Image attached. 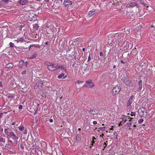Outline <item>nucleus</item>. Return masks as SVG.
<instances>
[{
    "mask_svg": "<svg viewBox=\"0 0 155 155\" xmlns=\"http://www.w3.org/2000/svg\"><path fill=\"white\" fill-rule=\"evenodd\" d=\"M45 64L47 66L48 69L51 71H56L60 68L59 67H58V65H56L55 64L48 61H45Z\"/></svg>",
    "mask_w": 155,
    "mask_h": 155,
    "instance_id": "obj_1",
    "label": "nucleus"
},
{
    "mask_svg": "<svg viewBox=\"0 0 155 155\" xmlns=\"http://www.w3.org/2000/svg\"><path fill=\"white\" fill-rule=\"evenodd\" d=\"M138 112L140 116L143 117H147L150 115L149 114H147L146 108L144 107L140 108L138 110Z\"/></svg>",
    "mask_w": 155,
    "mask_h": 155,
    "instance_id": "obj_2",
    "label": "nucleus"
},
{
    "mask_svg": "<svg viewBox=\"0 0 155 155\" xmlns=\"http://www.w3.org/2000/svg\"><path fill=\"white\" fill-rule=\"evenodd\" d=\"M114 37L115 38H116V39L117 38L118 39H119V41H120V43H121V44L122 43V42H121V41L125 39V38H124V35L121 33L116 34Z\"/></svg>",
    "mask_w": 155,
    "mask_h": 155,
    "instance_id": "obj_3",
    "label": "nucleus"
},
{
    "mask_svg": "<svg viewBox=\"0 0 155 155\" xmlns=\"http://www.w3.org/2000/svg\"><path fill=\"white\" fill-rule=\"evenodd\" d=\"M86 84L83 86L85 87L91 88L94 86V84L91 80H88L86 81Z\"/></svg>",
    "mask_w": 155,
    "mask_h": 155,
    "instance_id": "obj_4",
    "label": "nucleus"
},
{
    "mask_svg": "<svg viewBox=\"0 0 155 155\" xmlns=\"http://www.w3.org/2000/svg\"><path fill=\"white\" fill-rule=\"evenodd\" d=\"M120 90L121 88L119 87L116 86L112 90V94L114 95H117Z\"/></svg>",
    "mask_w": 155,
    "mask_h": 155,
    "instance_id": "obj_5",
    "label": "nucleus"
},
{
    "mask_svg": "<svg viewBox=\"0 0 155 155\" xmlns=\"http://www.w3.org/2000/svg\"><path fill=\"white\" fill-rule=\"evenodd\" d=\"M37 19L36 15L33 13L29 14L28 17V19L30 21H35Z\"/></svg>",
    "mask_w": 155,
    "mask_h": 155,
    "instance_id": "obj_6",
    "label": "nucleus"
},
{
    "mask_svg": "<svg viewBox=\"0 0 155 155\" xmlns=\"http://www.w3.org/2000/svg\"><path fill=\"white\" fill-rule=\"evenodd\" d=\"M131 41H130L129 42L128 41H125L123 43V45H124V48H131L132 46V44L130 43Z\"/></svg>",
    "mask_w": 155,
    "mask_h": 155,
    "instance_id": "obj_7",
    "label": "nucleus"
},
{
    "mask_svg": "<svg viewBox=\"0 0 155 155\" xmlns=\"http://www.w3.org/2000/svg\"><path fill=\"white\" fill-rule=\"evenodd\" d=\"M7 136H11L13 137L14 140H16L18 139V137L16 136L14 133L13 132L10 131L7 134Z\"/></svg>",
    "mask_w": 155,
    "mask_h": 155,
    "instance_id": "obj_8",
    "label": "nucleus"
},
{
    "mask_svg": "<svg viewBox=\"0 0 155 155\" xmlns=\"http://www.w3.org/2000/svg\"><path fill=\"white\" fill-rule=\"evenodd\" d=\"M8 138V140L12 144H13V145L14 146H15L16 145V144L17 143V141H15V140H14V141H12V140L13 139V137H12L10 136H7Z\"/></svg>",
    "mask_w": 155,
    "mask_h": 155,
    "instance_id": "obj_9",
    "label": "nucleus"
},
{
    "mask_svg": "<svg viewBox=\"0 0 155 155\" xmlns=\"http://www.w3.org/2000/svg\"><path fill=\"white\" fill-rule=\"evenodd\" d=\"M138 87L137 89V91H140L142 90L143 91L144 89H143L142 87V81L141 80H140L138 83Z\"/></svg>",
    "mask_w": 155,
    "mask_h": 155,
    "instance_id": "obj_10",
    "label": "nucleus"
},
{
    "mask_svg": "<svg viewBox=\"0 0 155 155\" xmlns=\"http://www.w3.org/2000/svg\"><path fill=\"white\" fill-rule=\"evenodd\" d=\"M134 96L133 95L131 96L127 102V107H129L131 105V104L134 101Z\"/></svg>",
    "mask_w": 155,
    "mask_h": 155,
    "instance_id": "obj_11",
    "label": "nucleus"
},
{
    "mask_svg": "<svg viewBox=\"0 0 155 155\" xmlns=\"http://www.w3.org/2000/svg\"><path fill=\"white\" fill-rule=\"evenodd\" d=\"M64 5L65 6H67L69 5H71L72 2L69 0H65L64 1Z\"/></svg>",
    "mask_w": 155,
    "mask_h": 155,
    "instance_id": "obj_12",
    "label": "nucleus"
},
{
    "mask_svg": "<svg viewBox=\"0 0 155 155\" xmlns=\"http://www.w3.org/2000/svg\"><path fill=\"white\" fill-rule=\"evenodd\" d=\"M129 80H128L127 78L125 77H122L121 79V81L123 83H124L126 85L128 84Z\"/></svg>",
    "mask_w": 155,
    "mask_h": 155,
    "instance_id": "obj_13",
    "label": "nucleus"
},
{
    "mask_svg": "<svg viewBox=\"0 0 155 155\" xmlns=\"http://www.w3.org/2000/svg\"><path fill=\"white\" fill-rule=\"evenodd\" d=\"M100 63L95 62L94 64H92V68L93 69H97L100 67Z\"/></svg>",
    "mask_w": 155,
    "mask_h": 155,
    "instance_id": "obj_14",
    "label": "nucleus"
},
{
    "mask_svg": "<svg viewBox=\"0 0 155 155\" xmlns=\"http://www.w3.org/2000/svg\"><path fill=\"white\" fill-rule=\"evenodd\" d=\"M88 110L89 111V112H90L91 114L93 115L97 114L99 113L98 111H97V110H95L92 109H91L89 110Z\"/></svg>",
    "mask_w": 155,
    "mask_h": 155,
    "instance_id": "obj_15",
    "label": "nucleus"
},
{
    "mask_svg": "<svg viewBox=\"0 0 155 155\" xmlns=\"http://www.w3.org/2000/svg\"><path fill=\"white\" fill-rule=\"evenodd\" d=\"M95 14V11H92V10H91L88 13H87V14L89 16V17H91L93 16Z\"/></svg>",
    "mask_w": 155,
    "mask_h": 155,
    "instance_id": "obj_16",
    "label": "nucleus"
},
{
    "mask_svg": "<svg viewBox=\"0 0 155 155\" xmlns=\"http://www.w3.org/2000/svg\"><path fill=\"white\" fill-rule=\"evenodd\" d=\"M41 146L42 147V149L43 150L45 149L47 147L46 143L44 141H42L41 142Z\"/></svg>",
    "mask_w": 155,
    "mask_h": 155,
    "instance_id": "obj_17",
    "label": "nucleus"
},
{
    "mask_svg": "<svg viewBox=\"0 0 155 155\" xmlns=\"http://www.w3.org/2000/svg\"><path fill=\"white\" fill-rule=\"evenodd\" d=\"M13 67V65L12 63H9L7 64L5 66V67L6 68H12Z\"/></svg>",
    "mask_w": 155,
    "mask_h": 155,
    "instance_id": "obj_18",
    "label": "nucleus"
},
{
    "mask_svg": "<svg viewBox=\"0 0 155 155\" xmlns=\"http://www.w3.org/2000/svg\"><path fill=\"white\" fill-rule=\"evenodd\" d=\"M19 3L22 5H25L26 3L28 2L27 0H20L18 1Z\"/></svg>",
    "mask_w": 155,
    "mask_h": 155,
    "instance_id": "obj_19",
    "label": "nucleus"
},
{
    "mask_svg": "<svg viewBox=\"0 0 155 155\" xmlns=\"http://www.w3.org/2000/svg\"><path fill=\"white\" fill-rule=\"evenodd\" d=\"M137 3L135 2H132L130 3L129 4L128 7H134L135 6H137Z\"/></svg>",
    "mask_w": 155,
    "mask_h": 155,
    "instance_id": "obj_20",
    "label": "nucleus"
},
{
    "mask_svg": "<svg viewBox=\"0 0 155 155\" xmlns=\"http://www.w3.org/2000/svg\"><path fill=\"white\" fill-rule=\"evenodd\" d=\"M24 62L23 61H21L19 64V67L21 68L22 66L24 65Z\"/></svg>",
    "mask_w": 155,
    "mask_h": 155,
    "instance_id": "obj_21",
    "label": "nucleus"
},
{
    "mask_svg": "<svg viewBox=\"0 0 155 155\" xmlns=\"http://www.w3.org/2000/svg\"><path fill=\"white\" fill-rule=\"evenodd\" d=\"M128 84L127 85V86H128L129 87H133L134 86L133 84L132 81L130 80H129V82H128Z\"/></svg>",
    "mask_w": 155,
    "mask_h": 155,
    "instance_id": "obj_22",
    "label": "nucleus"
},
{
    "mask_svg": "<svg viewBox=\"0 0 155 155\" xmlns=\"http://www.w3.org/2000/svg\"><path fill=\"white\" fill-rule=\"evenodd\" d=\"M33 28L36 30H37L39 28L38 25L37 24H35L33 26Z\"/></svg>",
    "mask_w": 155,
    "mask_h": 155,
    "instance_id": "obj_23",
    "label": "nucleus"
},
{
    "mask_svg": "<svg viewBox=\"0 0 155 155\" xmlns=\"http://www.w3.org/2000/svg\"><path fill=\"white\" fill-rule=\"evenodd\" d=\"M37 55V54L36 53H34L33 55H32L31 57L30 58V59H33V58H35Z\"/></svg>",
    "mask_w": 155,
    "mask_h": 155,
    "instance_id": "obj_24",
    "label": "nucleus"
},
{
    "mask_svg": "<svg viewBox=\"0 0 155 155\" xmlns=\"http://www.w3.org/2000/svg\"><path fill=\"white\" fill-rule=\"evenodd\" d=\"M87 68V65L86 64H85L83 65V67H82V69L84 71H86Z\"/></svg>",
    "mask_w": 155,
    "mask_h": 155,
    "instance_id": "obj_25",
    "label": "nucleus"
},
{
    "mask_svg": "<svg viewBox=\"0 0 155 155\" xmlns=\"http://www.w3.org/2000/svg\"><path fill=\"white\" fill-rule=\"evenodd\" d=\"M18 129L20 131H22L24 130V127L23 126L21 125L18 127Z\"/></svg>",
    "mask_w": 155,
    "mask_h": 155,
    "instance_id": "obj_26",
    "label": "nucleus"
},
{
    "mask_svg": "<svg viewBox=\"0 0 155 155\" xmlns=\"http://www.w3.org/2000/svg\"><path fill=\"white\" fill-rule=\"evenodd\" d=\"M83 82V81H77L75 82V83L76 84H82Z\"/></svg>",
    "mask_w": 155,
    "mask_h": 155,
    "instance_id": "obj_27",
    "label": "nucleus"
},
{
    "mask_svg": "<svg viewBox=\"0 0 155 155\" xmlns=\"http://www.w3.org/2000/svg\"><path fill=\"white\" fill-rule=\"evenodd\" d=\"M76 63L75 62V63L73 64V65H72V66H74L75 68H78V64H76Z\"/></svg>",
    "mask_w": 155,
    "mask_h": 155,
    "instance_id": "obj_28",
    "label": "nucleus"
},
{
    "mask_svg": "<svg viewBox=\"0 0 155 155\" xmlns=\"http://www.w3.org/2000/svg\"><path fill=\"white\" fill-rule=\"evenodd\" d=\"M64 76V74L63 73H62L61 74H60L58 75V78H61L62 77H63Z\"/></svg>",
    "mask_w": 155,
    "mask_h": 155,
    "instance_id": "obj_29",
    "label": "nucleus"
},
{
    "mask_svg": "<svg viewBox=\"0 0 155 155\" xmlns=\"http://www.w3.org/2000/svg\"><path fill=\"white\" fill-rule=\"evenodd\" d=\"M9 129H4V131H5V133L7 135V134L9 133V132L10 131H8V130Z\"/></svg>",
    "mask_w": 155,
    "mask_h": 155,
    "instance_id": "obj_30",
    "label": "nucleus"
},
{
    "mask_svg": "<svg viewBox=\"0 0 155 155\" xmlns=\"http://www.w3.org/2000/svg\"><path fill=\"white\" fill-rule=\"evenodd\" d=\"M5 147H6V148H8L9 149H11V147H9V145L8 144H6L5 146Z\"/></svg>",
    "mask_w": 155,
    "mask_h": 155,
    "instance_id": "obj_31",
    "label": "nucleus"
},
{
    "mask_svg": "<svg viewBox=\"0 0 155 155\" xmlns=\"http://www.w3.org/2000/svg\"><path fill=\"white\" fill-rule=\"evenodd\" d=\"M131 116H135L136 115V113L135 112H131V113L130 114Z\"/></svg>",
    "mask_w": 155,
    "mask_h": 155,
    "instance_id": "obj_32",
    "label": "nucleus"
},
{
    "mask_svg": "<svg viewBox=\"0 0 155 155\" xmlns=\"http://www.w3.org/2000/svg\"><path fill=\"white\" fill-rule=\"evenodd\" d=\"M143 121V119H140L138 121V123L139 124H140Z\"/></svg>",
    "mask_w": 155,
    "mask_h": 155,
    "instance_id": "obj_33",
    "label": "nucleus"
},
{
    "mask_svg": "<svg viewBox=\"0 0 155 155\" xmlns=\"http://www.w3.org/2000/svg\"><path fill=\"white\" fill-rule=\"evenodd\" d=\"M39 119V118L37 116H36L35 117V122L37 123Z\"/></svg>",
    "mask_w": 155,
    "mask_h": 155,
    "instance_id": "obj_34",
    "label": "nucleus"
},
{
    "mask_svg": "<svg viewBox=\"0 0 155 155\" xmlns=\"http://www.w3.org/2000/svg\"><path fill=\"white\" fill-rule=\"evenodd\" d=\"M105 127H99V129L101 130L104 131L105 130Z\"/></svg>",
    "mask_w": 155,
    "mask_h": 155,
    "instance_id": "obj_35",
    "label": "nucleus"
},
{
    "mask_svg": "<svg viewBox=\"0 0 155 155\" xmlns=\"http://www.w3.org/2000/svg\"><path fill=\"white\" fill-rule=\"evenodd\" d=\"M9 44L10 47H13L14 46V44L12 42H10Z\"/></svg>",
    "mask_w": 155,
    "mask_h": 155,
    "instance_id": "obj_36",
    "label": "nucleus"
},
{
    "mask_svg": "<svg viewBox=\"0 0 155 155\" xmlns=\"http://www.w3.org/2000/svg\"><path fill=\"white\" fill-rule=\"evenodd\" d=\"M124 123V121H120V123L119 124V126H120L121 125H122V124H123Z\"/></svg>",
    "mask_w": 155,
    "mask_h": 155,
    "instance_id": "obj_37",
    "label": "nucleus"
},
{
    "mask_svg": "<svg viewBox=\"0 0 155 155\" xmlns=\"http://www.w3.org/2000/svg\"><path fill=\"white\" fill-rule=\"evenodd\" d=\"M58 67H60L59 68H61V70H65V68L63 66H58Z\"/></svg>",
    "mask_w": 155,
    "mask_h": 155,
    "instance_id": "obj_38",
    "label": "nucleus"
},
{
    "mask_svg": "<svg viewBox=\"0 0 155 155\" xmlns=\"http://www.w3.org/2000/svg\"><path fill=\"white\" fill-rule=\"evenodd\" d=\"M132 124L131 123H127V126L128 127H130L131 125Z\"/></svg>",
    "mask_w": 155,
    "mask_h": 155,
    "instance_id": "obj_39",
    "label": "nucleus"
},
{
    "mask_svg": "<svg viewBox=\"0 0 155 155\" xmlns=\"http://www.w3.org/2000/svg\"><path fill=\"white\" fill-rule=\"evenodd\" d=\"M2 1L5 2V3H8L9 2V0H2Z\"/></svg>",
    "mask_w": 155,
    "mask_h": 155,
    "instance_id": "obj_40",
    "label": "nucleus"
},
{
    "mask_svg": "<svg viewBox=\"0 0 155 155\" xmlns=\"http://www.w3.org/2000/svg\"><path fill=\"white\" fill-rule=\"evenodd\" d=\"M3 140H4V139L2 137H0V141L4 142H5V141H3Z\"/></svg>",
    "mask_w": 155,
    "mask_h": 155,
    "instance_id": "obj_41",
    "label": "nucleus"
},
{
    "mask_svg": "<svg viewBox=\"0 0 155 155\" xmlns=\"http://www.w3.org/2000/svg\"><path fill=\"white\" fill-rule=\"evenodd\" d=\"M114 135L116 136L115 138L117 139V134L116 132H114Z\"/></svg>",
    "mask_w": 155,
    "mask_h": 155,
    "instance_id": "obj_42",
    "label": "nucleus"
},
{
    "mask_svg": "<svg viewBox=\"0 0 155 155\" xmlns=\"http://www.w3.org/2000/svg\"><path fill=\"white\" fill-rule=\"evenodd\" d=\"M140 3L141 4H143L144 3L143 1V0H139Z\"/></svg>",
    "mask_w": 155,
    "mask_h": 155,
    "instance_id": "obj_43",
    "label": "nucleus"
},
{
    "mask_svg": "<svg viewBox=\"0 0 155 155\" xmlns=\"http://www.w3.org/2000/svg\"><path fill=\"white\" fill-rule=\"evenodd\" d=\"M23 40V39L22 38H20L19 39H18V42L19 41H22Z\"/></svg>",
    "mask_w": 155,
    "mask_h": 155,
    "instance_id": "obj_44",
    "label": "nucleus"
},
{
    "mask_svg": "<svg viewBox=\"0 0 155 155\" xmlns=\"http://www.w3.org/2000/svg\"><path fill=\"white\" fill-rule=\"evenodd\" d=\"M100 55L101 56H103L104 54H103V53L102 51H101L100 52Z\"/></svg>",
    "mask_w": 155,
    "mask_h": 155,
    "instance_id": "obj_45",
    "label": "nucleus"
},
{
    "mask_svg": "<svg viewBox=\"0 0 155 155\" xmlns=\"http://www.w3.org/2000/svg\"><path fill=\"white\" fill-rule=\"evenodd\" d=\"M26 71H23L22 72V73H21V74L22 75H23V74H26Z\"/></svg>",
    "mask_w": 155,
    "mask_h": 155,
    "instance_id": "obj_46",
    "label": "nucleus"
},
{
    "mask_svg": "<svg viewBox=\"0 0 155 155\" xmlns=\"http://www.w3.org/2000/svg\"><path fill=\"white\" fill-rule=\"evenodd\" d=\"M93 58V57H92L91 58L90 56H89L88 59V61H90L91 60V59H92Z\"/></svg>",
    "mask_w": 155,
    "mask_h": 155,
    "instance_id": "obj_47",
    "label": "nucleus"
},
{
    "mask_svg": "<svg viewBox=\"0 0 155 155\" xmlns=\"http://www.w3.org/2000/svg\"><path fill=\"white\" fill-rule=\"evenodd\" d=\"M24 65L26 67H27V65L28 64V62L27 61L25 62H24Z\"/></svg>",
    "mask_w": 155,
    "mask_h": 155,
    "instance_id": "obj_48",
    "label": "nucleus"
},
{
    "mask_svg": "<svg viewBox=\"0 0 155 155\" xmlns=\"http://www.w3.org/2000/svg\"><path fill=\"white\" fill-rule=\"evenodd\" d=\"M138 30L141 28L142 27V25H140L138 26Z\"/></svg>",
    "mask_w": 155,
    "mask_h": 155,
    "instance_id": "obj_49",
    "label": "nucleus"
},
{
    "mask_svg": "<svg viewBox=\"0 0 155 155\" xmlns=\"http://www.w3.org/2000/svg\"><path fill=\"white\" fill-rule=\"evenodd\" d=\"M155 22L154 23L153 25H151V28H155Z\"/></svg>",
    "mask_w": 155,
    "mask_h": 155,
    "instance_id": "obj_50",
    "label": "nucleus"
},
{
    "mask_svg": "<svg viewBox=\"0 0 155 155\" xmlns=\"http://www.w3.org/2000/svg\"><path fill=\"white\" fill-rule=\"evenodd\" d=\"M20 147L21 149H23L24 148L23 145L22 144H21Z\"/></svg>",
    "mask_w": 155,
    "mask_h": 155,
    "instance_id": "obj_51",
    "label": "nucleus"
},
{
    "mask_svg": "<svg viewBox=\"0 0 155 155\" xmlns=\"http://www.w3.org/2000/svg\"><path fill=\"white\" fill-rule=\"evenodd\" d=\"M22 108V106L21 105H20L19 106L18 108L19 109H21Z\"/></svg>",
    "mask_w": 155,
    "mask_h": 155,
    "instance_id": "obj_52",
    "label": "nucleus"
},
{
    "mask_svg": "<svg viewBox=\"0 0 155 155\" xmlns=\"http://www.w3.org/2000/svg\"><path fill=\"white\" fill-rule=\"evenodd\" d=\"M93 124H97V122L96 121H94L93 122Z\"/></svg>",
    "mask_w": 155,
    "mask_h": 155,
    "instance_id": "obj_53",
    "label": "nucleus"
},
{
    "mask_svg": "<svg viewBox=\"0 0 155 155\" xmlns=\"http://www.w3.org/2000/svg\"><path fill=\"white\" fill-rule=\"evenodd\" d=\"M13 96H8V97L9 98H13Z\"/></svg>",
    "mask_w": 155,
    "mask_h": 155,
    "instance_id": "obj_54",
    "label": "nucleus"
},
{
    "mask_svg": "<svg viewBox=\"0 0 155 155\" xmlns=\"http://www.w3.org/2000/svg\"><path fill=\"white\" fill-rule=\"evenodd\" d=\"M3 115V113H0V118Z\"/></svg>",
    "mask_w": 155,
    "mask_h": 155,
    "instance_id": "obj_55",
    "label": "nucleus"
},
{
    "mask_svg": "<svg viewBox=\"0 0 155 155\" xmlns=\"http://www.w3.org/2000/svg\"><path fill=\"white\" fill-rule=\"evenodd\" d=\"M49 121L50 122L52 123L53 122V120L52 119H50L49 120Z\"/></svg>",
    "mask_w": 155,
    "mask_h": 155,
    "instance_id": "obj_56",
    "label": "nucleus"
},
{
    "mask_svg": "<svg viewBox=\"0 0 155 155\" xmlns=\"http://www.w3.org/2000/svg\"><path fill=\"white\" fill-rule=\"evenodd\" d=\"M104 135V134L102 133V134L100 136L101 137H103Z\"/></svg>",
    "mask_w": 155,
    "mask_h": 155,
    "instance_id": "obj_57",
    "label": "nucleus"
},
{
    "mask_svg": "<svg viewBox=\"0 0 155 155\" xmlns=\"http://www.w3.org/2000/svg\"><path fill=\"white\" fill-rule=\"evenodd\" d=\"M107 142V141H106L105 142H104V144L105 145V146H107V143H106Z\"/></svg>",
    "mask_w": 155,
    "mask_h": 155,
    "instance_id": "obj_58",
    "label": "nucleus"
},
{
    "mask_svg": "<svg viewBox=\"0 0 155 155\" xmlns=\"http://www.w3.org/2000/svg\"><path fill=\"white\" fill-rule=\"evenodd\" d=\"M121 62L123 64H125V62H124V61H123V60H122L121 61Z\"/></svg>",
    "mask_w": 155,
    "mask_h": 155,
    "instance_id": "obj_59",
    "label": "nucleus"
},
{
    "mask_svg": "<svg viewBox=\"0 0 155 155\" xmlns=\"http://www.w3.org/2000/svg\"><path fill=\"white\" fill-rule=\"evenodd\" d=\"M92 139H93V140H96V139L95 138V137H94V136L93 137Z\"/></svg>",
    "mask_w": 155,
    "mask_h": 155,
    "instance_id": "obj_60",
    "label": "nucleus"
},
{
    "mask_svg": "<svg viewBox=\"0 0 155 155\" xmlns=\"http://www.w3.org/2000/svg\"><path fill=\"white\" fill-rule=\"evenodd\" d=\"M45 44L46 45H48L49 44V42H46Z\"/></svg>",
    "mask_w": 155,
    "mask_h": 155,
    "instance_id": "obj_61",
    "label": "nucleus"
},
{
    "mask_svg": "<svg viewBox=\"0 0 155 155\" xmlns=\"http://www.w3.org/2000/svg\"><path fill=\"white\" fill-rule=\"evenodd\" d=\"M94 142H94V140H92V145H93V144L94 143Z\"/></svg>",
    "mask_w": 155,
    "mask_h": 155,
    "instance_id": "obj_62",
    "label": "nucleus"
},
{
    "mask_svg": "<svg viewBox=\"0 0 155 155\" xmlns=\"http://www.w3.org/2000/svg\"><path fill=\"white\" fill-rule=\"evenodd\" d=\"M82 50L83 51H85V48H83V49H82Z\"/></svg>",
    "mask_w": 155,
    "mask_h": 155,
    "instance_id": "obj_63",
    "label": "nucleus"
},
{
    "mask_svg": "<svg viewBox=\"0 0 155 155\" xmlns=\"http://www.w3.org/2000/svg\"><path fill=\"white\" fill-rule=\"evenodd\" d=\"M133 127H136V125L134 124L133 125Z\"/></svg>",
    "mask_w": 155,
    "mask_h": 155,
    "instance_id": "obj_64",
    "label": "nucleus"
}]
</instances>
